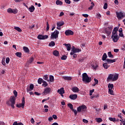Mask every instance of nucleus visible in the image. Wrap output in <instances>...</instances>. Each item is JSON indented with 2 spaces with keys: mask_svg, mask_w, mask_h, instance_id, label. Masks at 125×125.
<instances>
[{
  "mask_svg": "<svg viewBox=\"0 0 125 125\" xmlns=\"http://www.w3.org/2000/svg\"><path fill=\"white\" fill-rule=\"evenodd\" d=\"M61 59L62 60H66L67 59V56L64 55V56L62 57Z\"/></svg>",
  "mask_w": 125,
  "mask_h": 125,
  "instance_id": "obj_48",
  "label": "nucleus"
},
{
  "mask_svg": "<svg viewBox=\"0 0 125 125\" xmlns=\"http://www.w3.org/2000/svg\"><path fill=\"white\" fill-rule=\"evenodd\" d=\"M49 100V97L47 98H46V99H44V100H43L42 101V103H43L45 102V101H48V100Z\"/></svg>",
  "mask_w": 125,
  "mask_h": 125,
  "instance_id": "obj_54",
  "label": "nucleus"
},
{
  "mask_svg": "<svg viewBox=\"0 0 125 125\" xmlns=\"http://www.w3.org/2000/svg\"><path fill=\"white\" fill-rule=\"evenodd\" d=\"M15 55L17 57H22V53L21 52H17L15 53Z\"/></svg>",
  "mask_w": 125,
  "mask_h": 125,
  "instance_id": "obj_34",
  "label": "nucleus"
},
{
  "mask_svg": "<svg viewBox=\"0 0 125 125\" xmlns=\"http://www.w3.org/2000/svg\"><path fill=\"white\" fill-rule=\"evenodd\" d=\"M111 38L113 39L114 42H117L119 40L118 35H115L113 37H111Z\"/></svg>",
  "mask_w": 125,
  "mask_h": 125,
  "instance_id": "obj_16",
  "label": "nucleus"
},
{
  "mask_svg": "<svg viewBox=\"0 0 125 125\" xmlns=\"http://www.w3.org/2000/svg\"><path fill=\"white\" fill-rule=\"evenodd\" d=\"M63 45L67 48V51H69L71 50V45L70 44H66V43H64Z\"/></svg>",
  "mask_w": 125,
  "mask_h": 125,
  "instance_id": "obj_18",
  "label": "nucleus"
},
{
  "mask_svg": "<svg viewBox=\"0 0 125 125\" xmlns=\"http://www.w3.org/2000/svg\"><path fill=\"white\" fill-rule=\"evenodd\" d=\"M42 83H43L42 84V86H44V87H46V86H47L48 83H47V82L46 81L43 80Z\"/></svg>",
  "mask_w": 125,
  "mask_h": 125,
  "instance_id": "obj_29",
  "label": "nucleus"
},
{
  "mask_svg": "<svg viewBox=\"0 0 125 125\" xmlns=\"http://www.w3.org/2000/svg\"><path fill=\"white\" fill-rule=\"evenodd\" d=\"M14 29L16 30V31H18V32H22V29H21V28H20L19 27H15Z\"/></svg>",
  "mask_w": 125,
  "mask_h": 125,
  "instance_id": "obj_35",
  "label": "nucleus"
},
{
  "mask_svg": "<svg viewBox=\"0 0 125 125\" xmlns=\"http://www.w3.org/2000/svg\"><path fill=\"white\" fill-rule=\"evenodd\" d=\"M12 11L13 9L11 8H9L7 10V12H8V13H12Z\"/></svg>",
  "mask_w": 125,
  "mask_h": 125,
  "instance_id": "obj_44",
  "label": "nucleus"
},
{
  "mask_svg": "<svg viewBox=\"0 0 125 125\" xmlns=\"http://www.w3.org/2000/svg\"><path fill=\"white\" fill-rule=\"evenodd\" d=\"M82 81L85 83H89L91 82V77H89L86 73L82 74Z\"/></svg>",
  "mask_w": 125,
  "mask_h": 125,
  "instance_id": "obj_4",
  "label": "nucleus"
},
{
  "mask_svg": "<svg viewBox=\"0 0 125 125\" xmlns=\"http://www.w3.org/2000/svg\"><path fill=\"white\" fill-rule=\"evenodd\" d=\"M62 78L65 80H67V81H70V80H71L72 79V78L71 77H68V76H63Z\"/></svg>",
  "mask_w": 125,
  "mask_h": 125,
  "instance_id": "obj_25",
  "label": "nucleus"
},
{
  "mask_svg": "<svg viewBox=\"0 0 125 125\" xmlns=\"http://www.w3.org/2000/svg\"><path fill=\"white\" fill-rule=\"evenodd\" d=\"M13 125H24V124H23L22 123H17V122L16 121L14 122V123L13 124Z\"/></svg>",
  "mask_w": 125,
  "mask_h": 125,
  "instance_id": "obj_38",
  "label": "nucleus"
},
{
  "mask_svg": "<svg viewBox=\"0 0 125 125\" xmlns=\"http://www.w3.org/2000/svg\"><path fill=\"white\" fill-rule=\"evenodd\" d=\"M1 63L3 65V66H5V65H6L5 62H4V60H2Z\"/></svg>",
  "mask_w": 125,
  "mask_h": 125,
  "instance_id": "obj_62",
  "label": "nucleus"
},
{
  "mask_svg": "<svg viewBox=\"0 0 125 125\" xmlns=\"http://www.w3.org/2000/svg\"><path fill=\"white\" fill-rule=\"evenodd\" d=\"M103 66L104 68L107 69L109 67L110 65H108L107 62H104L103 64Z\"/></svg>",
  "mask_w": 125,
  "mask_h": 125,
  "instance_id": "obj_21",
  "label": "nucleus"
},
{
  "mask_svg": "<svg viewBox=\"0 0 125 125\" xmlns=\"http://www.w3.org/2000/svg\"><path fill=\"white\" fill-rule=\"evenodd\" d=\"M119 36H120V37H124V34H123V32L120 33L119 34Z\"/></svg>",
  "mask_w": 125,
  "mask_h": 125,
  "instance_id": "obj_64",
  "label": "nucleus"
},
{
  "mask_svg": "<svg viewBox=\"0 0 125 125\" xmlns=\"http://www.w3.org/2000/svg\"><path fill=\"white\" fill-rule=\"evenodd\" d=\"M107 28L109 29L108 30H105L104 32L107 35H111L113 29V25H111L110 26L107 27Z\"/></svg>",
  "mask_w": 125,
  "mask_h": 125,
  "instance_id": "obj_12",
  "label": "nucleus"
},
{
  "mask_svg": "<svg viewBox=\"0 0 125 125\" xmlns=\"http://www.w3.org/2000/svg\"><path fill=\"white\" fill-rule=\"evenodd\" d=\"M26 90L27 93H29L30 94V95H32V84H30V86L27 87Z\"/></svg>",
  "mask_w": 125,
  "mask_h": 125,
  "instance_id": "obj_15",
  "label": "nucleus"
},
{
  "mask_svg": "<svg viewBox=\"0 0 125 125\" xmlns=\"http://www.w3.org/2000/svg\"><path fill=\"white\" fill-rule=\"evenodd\" d=\"M83 122L85 124H87L88 123V121L87 120L83 119Z\"/></svg>",
  "mask_w": 125,
  "mask_h": 125,
  "instance_id": "obj_59",
  "label": "nucleus"
},
{
  "mask_svg": "<svg viewBox=\"0 0 125 125\" xmlns=\"http://www.w3.org/2000/svg\"><path fill=\"white\" fill-rule=\"evenodd\" d=\"M114 3L116 5H118L119 4V1L118 0H114Z\"/></svg>",
  "mask_w": 125,
  "mask_h": 125,
  "instance_id": "obj_60",
  "label": "nucleus"
},
{
  "mask_svg": "<svg viewBox=\"0 0 125 125\" xmlns=\"http://www.w3.org/2000/svg\"><path fill=\"white\" fill-rule=\"evenodd\" d=\"M64 1L66 3L70 4L71 3V1H70V0H64Z\"/></svg>",
  "mask_w": 125,
  "mask_h": 125,
  "instance_id": "obj_55",
  "label": "nucleus"
},
{
  "mask_svg": "<svg viewBox=\"0 0 125 125\" xmlns=\"http://www.w3.org/2000/svg\"><path fill=\"white\" fill-rule=\"evenodd\" d=\"M108 92L110 95H114V91L113 90L109 89Z\"/></svg>",
  "mask_w": 125,
  "mask_h": 125,
  "instance_id": "obj_39",
  "label": "nucleus"
},
{
  "mask_svg": "<svg viewBox=\"0 0 125 125\" xmlns=\"http://www.w3.org/2000/svg\"><path fill=\"white\" fill-rule=\"evenodd\" d=\"M9 61H10V59H9V58H7L6 59V64H8V63H9Z\"/></svg>",
  "mask_w": 125,
  "mask_h": 125,
  "instance_id": "obj_52",
  "label": "nucleus"
},
{
  "mask_svg": "<svg viewBox=\"0 0 125 125\" xmlns=\"http://www.w3.org/2000/svg\"><path fill=\"white\" fill-rule=\"evenodd\" d=\"M117 60V59H115L114 60H109V59H106V62L107 64H111L115 62Z\"/></svg>",
  "mask_w": 125,
  "mask_h": 125,
  "instance_id": "obj_14",
  "label": "nucleus"
},
{
  "mask_svg": "<svg viewBox=\"0 0 125 125\" xmlns=\"http://www.w3.org/2000/svg\"><path fill=\"white\" fill-rule=\"evenodd\" d=\"M91 5L88 8L89 10H92L95 5L93 2H91Z\"/></svg>",
  "mask_w": 125,
  "mask_h": 125,
  "instance_id": "obj_41",
  "label": "nucleus"
},
{
  "mask_svg": "<svg viewBox=\"0 0 125 125\" xmlns=\"http://www.w3.org/2000/svg\"><path fill=\"white\" fill-rule=\"evenodd\" d=\"M46 25H47L46 30L49 31L50 27H49V24L48 22H46Z\"/></svg>",
  "mask_w": 125,
  "mask_h": 125,
  "instance_id": "obj_49",
  "label": "nucleus"
},
{
  "mask_svg": "<svg viewBox=\"0 0 125 125\" xmlns=\"http://www.w3.org/2000/svg\"><path fill=\"white\" fill-rule=\"evenodd\" d=\"M109 120L111 122H116V118H115L109 117Z\"/></svg>",
  "mask_w": 125,
  "mask_h": 125,
  "instance_id": "obj_40",
  "label": "nucleus"
},
{
  "mask_svg": "<svg viewBox=\"0 0 125 125\" xmlns=\"http://www.w3.org/2000/svg\"><path fill=\"white\" fill-rule=\"evenodd\" d=\"M67 106L71 110V111L74 109V106L71 104H68Z\"/></svg>",
  "mask_w": 125,
  "mask_h": 125,
  "instance_id": "obj_28",
  "label": "nucleus"
},
{
  "mask_svg": "<svg viewBox=\"0 0 125 125\" xmlns=\"http://www.w3.org/2000/svg\"><path fill=\"white\" fill-rule=\"evenodd\" d=\"M49 81L53 83L55 80H54V78L53 77V76H50L49 77Z\"/></svg>",
  "mask_w": 125,
  "mask_h": 125,
  "instance_id": "obj_37",
  "label": "nucleus"
},
{
  "mask_svg": "<svg viewBox=\"0 0 125 125\" xmlns=\"http://www.w3.org/2000/svg\"><path fill=\"white\" fill-rule=\"evenodd\" d=\"M96 120L97 123H101L103 121L101 118H96Z\"/></svg>",
  "mask_w": 125,
  "mask_h": 125,
  "instance_id": "obj_43",
  "label": "nucleus"
},
{
  "mask_svg": "<svg viewBox=\"0 0 125 125\" xmlns=\"http://www.w3.org/2000/svg\"><path fill=\"white\" fill-rule=\"evenodd\" d=\"M0 125H5V123L3 121H0Z\"/></svg>",
  "mask_w": 125,
  "mask_h": 125,
  "instance_id": "obj_63",
  "label": "nucleus"
},
{
  "mask_svg": "<svg viewBox=\"0 0 125 125\" xmlns=\"http://www.w3.org/2000/svg\"><path fill=\"white\" fill-rule=\"evenodd\" d=\"M51 91V88L47 87L46 88L44 89V91L42 93V95H46L49 94Z\"/></svg>",
  "mask_w": 125,
  "mask_h": 125,
  "instance_id": "obj_8",
  "label": "nucleus"
},
{
  "mask_svg": "<svg viewBox=\"0 0 125 125\" xmlns=\"http://www.w3.org/2000/svg\"><path fill=\"white\" fill-rule=\"evenodd\" d=\"M60 34V32L58 30H55L54 31V32L51 33V39H56L59 37V35Z\"/></svg>",
  "mask_w": 125,
  "mask_h": 125,
  "instance_id": "obj_5",
  "label": "nucleus"
},
{
  "mask_svg": "<svg viewBox=\"0 0 125 125\" xmlns=\"http://www.w3.org/2000/svg\"><path fill=\"white\" fill-rule=\"evenodd\" d=\"M94 81L95 83H94V84H92V86H95L96 84H98L99 81L98 80H97V79H94Z\"/></svg>",
  "mask_w": 125,
  "mask_h": 125,
  "instance_id": "obj_32",
  "label": "nucleus"
},
{
  "mask_svg": "<svg viewBox=\"0 0 125 125\" xmlns=\"http://www.w3.org/2000/svg\"><path fill=\"white\" fill-rule=\"evenodd\" d=\"M87 106L86 105H85L84 104H82L81 106H78V107H77V110L76 109H74V108L72 109V111L74 112V114L75 115H77V112L78 113H83L84 112H85L87 110Z\"/></svg>",
  "mask_w": 125,
  "mask_h": 125,
  "instance_id": "obj_1",
  "label": "nucleus"
},
{
  "mask_svg": "<svg viewBox=\"0 0 125 125\" xmlns=\"http://www.w3.org/2000/svg\"><path fill=\"white\" fill-rule=\"evenodd\" d=\"M78 97L77 94H70L69 96V99H70L72 100H76Z\"/></svg>",
  "mask_w": 125,
  "mask_h": 125,
  "instance_id": "obj_13",
  "label": "nucleus"
},
{
  "mask_svg": "<svg viewBox=\"0 0 125 125\" xmlns=\"http://www.w3.org/2000/svg\"><path fill=\"white\" fill-rule=\"evenodd\" d=\"M55 42L53 41L51 42L50 43H49V46L50 47H54L55 45Z\"/></svg>",
  "mask_w": 125,
  "mask_h": 125,
  "instance_id": "obj_30",
  "label": "nucleus"
},
{
  "mask_svg": "<svg viewBox=\"0 0 125 125\" xmlns=\"http://www.w3.org/2000/svg\"><path fill=\"white\" fill-rule=\"evenodd\" d=\"M119 79V74H116L114 75V74H110L106 79L107 82L109 80H112V81L114 82L117 81Z\"/></svg>",
  "mask_w": 125,
  "mask_h": 125,
  "instance_id": "obj_3",
  "label": "nucleus"
},
{
  "mask_svg": "<svg viewBox=\"0 0 125 125\" xmlns=\"http://www.w3.org/2000/svg\"><path fill=\"white\" fill-rule=\"evenodd\" d=\"M53 118L54 119V120H56L58 119L57 116L55 115V114H53V115L52 116Z\"/></svg>",
  "mask_w": 125,
  "mask_h": 125,
  "instance_id": "obj_57",
  "label": "nucleus"
},
{
  "mask_svg": "<svg viewBox=\"0 0 125 125\" xmlns=\"http://www.w3.org/2000/svg\"><path fill=\"white\" fill-rule=\"evenodd\" d=\"M118 35L117 33L115 32V31H113L112 34V36L111 37L113 38V37H114L115 36Z\"/></svg>",
  "mask_w": 125,
  "mask_h": 125,
  "instance_id": "obj_45",
  "label": "nucleus"
},
{
  "mask_svg": "<svg viewBox=\"0 0 125 125\" xmlns=\"http://www.w3.org/2000/svg\"><path fill=\"white\" fill-rule=\"evenodd\" d=\"M24 106H25V97H23L22 99L21 104H17V107L18 108H21V107H22V108L23 109Z\"/></svg>",
  "mask_w": 125,
  "mask_h": 125,
  "instance_id": "obj_9",
  "label": "nucleus"
},
{
  "mask_svg": "<svg viewBox=\"0 0 125 125\" xmlns=\"http://www.w3.org/2000/svg\"><path fill=\"white\" fill-rule=\"evenodd\" d=\"M82 51L81 49L76 48L74 46L71 49V52L70 53V55H73L75 53H79Z\"/></svg>",
  "mask_w": 125,
  "mask_h": 125,
  "instance_id": "obj_7",
  "label": "nucleus"
},
{
  "mask_svg": "<svg viewBox=\"0 0 125 125\" xmlns=\"http://www.w3.org/2000/svg\"><path fill=\"white\" fill-rule=\"evenodd\" d=\"M84 60V58H80L79 60V62H83V61Z\"/></svg>",
  "mask_w": 125,
  "mask_h": 125,
  "instance_id": "obj_53",
  "label": "nucleus"
},
{
  "mask_svg": "<svg viewBox=\"0 0 125 125\" xmlns=\"http://www.w3.org/2000/svg\"><path fill=\"white\" fill-rule=\"evenodd\" d=\"M13 93H14V95H15V98H16V97H17V95H18V93H17V91H16V90H14V91H13Z\"/></svg>",
  "mask_w": 125,
  "mask_h": 125,
  "instance_id": "obj_50",
  "label": "nucleus"
},
{
  "mask_svg": "<svg viewBox=\"0 0 125 125\" xmlns=\"http://www.w3.org/2000/svg\"><path fill=\"white\" fill-rule=\"evenodd\" d=\"M58 93H59V94H63V93H65V91L64 90V88L62 87L61 89L58 90Z\"/></svg>",
  "mask_w": 125,
  "mask_h": 125,
  "instance_id": "obj_17",
  "label": "nucleus"
},
{
  "mask_svg": "<svg viewBox=\"0 0 125 125\" xmlns=\"http://www.w3.org/2000/svg\"><path fill=\"white\" fill-rule=\"evenodd\" d=\"M63 4V2L62 1H60V0H57L56 1V4L58 5H62Z\"/></svg>",
  "mask_w": 125,
  "mask_h": 125,
  "instance_id": "obj_24",
  "label": "nucleus"
},
{
  "mask_svg": "<svg viewBox=\"0 0 125 125\" xmlns=\"http://www.w3.org/2000/svg\"><path fill=\"white\" fill-rule=\"evenodd\" d=\"M16 100V98H15V97L11 96L9 101L6 102V104H8V106H11L13 109H14L15 108L14 105L15 104Z\"/></svg>",
  "mask_w": 125,
  "mask_h": 125,
  "instance_id": "obj_2",
  "label": "nucleus"
},
{
  "mask_svg": "<svg viewBox=\"0 0 125 125\" xmlns=\"http://www.w3.org/2000/svg\"><path fill=\"white\" fill-rule=\"evenodd\" d=\"M23 49L24 51H25V52L29 53V50L28 47H27L26 46H24L23 47Z\"/></svg>",
  "mask_w": 125,
  "mask_h": 125,
  "instance_id": "obj_33",
  "label": "nucleus"
},
{
  "mask_svg": "<svg viewBox=\"0 0 125 125\" xmlns=\"http://www.w3.org/2000/svg\"><path fill=\"white\" fill-rule=\"evenodd\" d=\"M53 120V118L52 117H50L48 118L49 122H51V121Z\"/></svg>",
  "mask_w": 125,
  "mask_h": 125,
  "instance_id": "obj_58",
  "label": "nucleus"
},
{
  "mask_svg": "<svg viewBox=\"0 0 125 125\" xmlns=\"http://www.w3.org/2000/svg\"><path fill=\"white\" fill-rule=\"evenodd\" d=\"M107 8H108V4H107V3H105L104 4L103 8H104V9H106Z\"/></svg>",
  "mask_w": 125,
  "mask_h": 125,
  "instance_id": "obj_46",
  "label": "nucleus"
},
{
  "mask_svg": "<svg viewBox=\"0 0 125 125\" xmlns=\"http://www.w3.org/2000/svg\"><path fill=\"white\" fill-rule=\"evenodd\" d=\"M72 91L73 92L76 93L79 92L80 90L77 86H74L72 88Z\"/></svg>",
  "mask_w": 125,
  "mask_h": 125,
  "instance_id": "obj_19",
  "label": "nucleus"
},
{
  "mask_svg": "<svg viewBox=\"0 0 125 125\" xmlns=\"http://www.w3.org/2000/svg\"><path fill=\"white\" fill-rule=\"evenodd\" d=\"M64 15V13L63 12H61L60 14L59 15V17H62Z\"/></svg>",
  "mask_w": 125,
  "mask_h": 125,
  "instance_id": "obj_61",
  "label": "nucleus"
},
{
  "mask_svg": "<svg viewBox=\"0 0 125 125\" xmlns=\"http://www.w3.org/2000/svg\"><path fill=\"white\" fill-rule=\"evenodd\" d=\"M94 89H92V90H89V95L92 96V93L94 92Z\"/></svg>",
  "mask_w": 125,
  "mask_h": 125,
  "instance_id": "obj_47",
  "label": "nucleus"
},
{
  "mask_svg": "<svg viewBox=\"0 0 125 125\" xmlns=\"http://www.w3.org/2000/svg\"><path fill=\"white\" fill-rule=\"evenodd\" d=\"M116 17L118 20L122 19L123 18L125 17V13L123 12H116Z\"/></svg>",
  "mask_w": 125,
  "mask_h": 125,
  "instance_id": "obj_6",
  "label": "nucleus"
},
{
  "mask_svg": "<svg viewBox=\"0 0 125 125\" xmlns=\"http://www.w3.org/2000/svg\"><path fill=\"white\" fill-rule=\"evenodd\" d=\"M108 88L110 89H112L113 88H114V84L109 83L108 85Z\"/></svg>",
  "mask_w": 125,
  "mask_h": 125,
  "instance_id": "obj_27",
  "label": "nucleus"
},
{
  "mask_svg": "<svg viewBox=\"0 0 125 125\" xmlns=\"http://www.w3.org/2000/svg\"><path fill=\"white\" fill-rule=\"evenodd\" d=\"M118 30H119V28L117 27H114V28L113 29V31L117 33L118 31Z\"/></svg>",
  "mask_w": 125,
  "mask_h": 125,
  "instance_id": "obj_51",
  "label": "nucleus"
},
{
  "mask_svg": "<svg viewBox=\"0 0 125 125\" xmlns=\"http://www.w3.org/2000/svg\"><path fill=\"white\" fill-rule=\"evenodd\" d=\"M43 80H42V78H39L38 80V83L40 84H41L43 83Z\"/></svg>",
  "mask_w": 125,
  "mask_h": 125,
  "instance_id": "obj_31",
  "label": "nucleus"
},
{
  "mask_svg": "<svg viewBox=\"0 0 125 125\" xmlns=\"http://www.w3.org/2000/svg\"><path fill=\"white\" fill-rule=\"evenodd\" d=\"M34 94L36 95H37V96H40V95H42L41 93H40L39 92H35Z\"/></svg>",
  "mask_w": 125,
  "mask_h": 125,
  "instance_id": "obj_56",
  "label": "nucleus"
},
{
  "mask_svg": "<svg viewBox=\"0 0 125 125\" xmlns=\"http://www.w3.org/2000/svg\"><path fill=\"white\" fill-rule=\"evenodd\" d=\"M107 55L111 59H113L114 58V56L112 54L111 52H109L107 53Z\"/></svg>",
  "mask_w": 125,
  "mask_h": 125,
  "instance_id": "obj_26",
  "label": "nucleus"
},
{
  "mask_svg": "<svg viewBox=\"0 0 125 125\" xmlns=\"http://www.w3.org/2000/svg\"><path fill=\"white\" fill-rule=\"evenodd\" d=\"M107 58V54L106 53H104L103 55V57H102V60L103 61H104L106 60V59Z\"/></svg>",
  "mask_w": 125,
  "mask_h": 125,
  "instance_id": "obj_22",
  "label": "nucleus"
},
{
  "mask_svg": "<svg viewBox=\"0 0 125 125\" xmlns=\"http://www.w3.org/2000/svg\"><path fill=\"white\" fill-rule=\"evenodd\" d=\"M74 31L71 30H66L64 32V34L65 36H73L74 35Z\"/></svg>",
  "mask_w": 125,
  "mask_h": 125,
  "instance_id": "obj_11",
  "label": "nucleus"
},
{
  "mask_svg": "<svg viewBox=\"0 0 125 125\" xmlns=\"http://www.w3.org/2000/svg\"><path fill=\"white\" fill-rule=\"evenodd\" d=\"M48 35H39L37 37V38L40 40H44L48 39Z\"/></svg>",
  "mask_w": 125,
  "mask_h": 125,
  "instance_id": "obj_10",
  "label": "nucleus"
},
{
  "mask_svg": "<svg viewBox=\"0 0 125 125\" xmlns=\"http://www.w3.org/2000/svg\"><path fill=\"white\" fill-rule=\"evenodd\" d=\"M63 24H64V22L63 21L59 22H57V23L58 27H62V26Z\"/></svg>",
  "mask_w": 125,
  "mask_h": 125,
  "instance_id": "obj_23",
  "label": "nucleus"
},
{
  "mask_svg": "<svg viewBox=\"0 0 125 125\" xmlns=\"http://www.w3.org/2000/svg\"><path fill=\"white\" fill-rule=\"evenodd\" d=\"M43 79L44 80H46V81H48V82L49 81V78H48V77L47 75H44V76L43 77Z\"/></svg>",
  "mask_w": 125,
  "mask_h": 125,
  "instance_id": "obj_36",
  "label": "nucleus"
},
{
  "mask_svg": "<svg viewBox=\"0 0 125 125\" xmlns=\"http://www.w3.org/2000/svg\"><path fill=\"white\" fill-rule=\"evenodd\" d=\"M53 54L54 56L58 57L60 55V53L58 50H54L53 52Z\"/></svg>",
  "mask_w": 125,
  "mask_h": 125,
  "instance_id": "obj_20",
  "label": "nucleus"
},
{
  "mask_svg": "<svg viewBox=\"0 0 125 125\" xmlns=\"http://www.w3.org/2000/svg\"><path fill=\"white\" fill-rule=\"evenodd\" d=\"M18 13V10L17 9H13L12 13L14 14H16Z\"/></svg>",
  "mask_w": 125,
  "mask_h": 125,
  "instance_id": "obj_42",
  "label": "nucleus"
}]
</instances>
